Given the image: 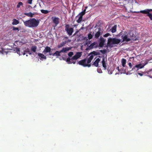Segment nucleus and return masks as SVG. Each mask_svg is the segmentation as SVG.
Listing matches in <instances>:
<instances>
[{
    "label": "nucleus",
    "mask_w": 152,
    "mask_h": 152,
    "mask_svg": "<svg viewBox=\"0 0 152 152\" xmlns=\"http://www.w3.org/2000/svg\"><path fill=\"white\" fill-rule=\"evenodd\" d=\"M96 53L93 52L88 55L89 57L88 59H85L81 61H80L78 63L80 65L84 66H88L89 67L91 66V64L90 63L91 61L94 58V57L96 55Z\"/></svg>",
    "instance_id": "nucleus-1"
},
{
    "label": "nucleus",
    "mask_w": 152,
    "mask_h": 152,
    "mask_svg": "<svg viewBox=\"0 0 152 152\" xmlns=\"http://www.w3.org/2000/svg\"><path fill=\"white\" fill-rule=\"evenodd\" d=\"M24 25L30 28L36 27L39 24V22L35 18H32L29 20L26 21H23Z\"/></svg>",
    "instance_id": "nucleus-2"
},
{
    "label": "nucleus",
    "mask_w": 152,
    "mask_h": 152,
    "mask_svg": "<svg viewBox=\"0 0 152 152\" xmlns=\"http://www.w3.org/2000/svg\"><path fill=\"white\" fill-rule=\"evenodd\" d=\"M121 41L120 39L116 38H108L107 46L110 47H113L115 46V45L118 44Z\"/></svg>",
    "instance_id": "nucleus-3"
},
{
    "label": "nucleus",
    "mask_w": 152,
    "mask_h": 152,
    "mask_svg": "<svg viewBox=\"0 0 152 152\" xmlns=\"http://www.w3.org/2000/svg\"><path fill=\"white\" fill-rule=\"evenodd\" d=\"M81 55V52H77L72 58H67L66 61L68 64L72 63L75 64L76 63V60L80 58Z\"/></svg>",
    "instance_id": "nucleus-4"
},
{
    "label": "nucleus",
    "mask_w": 152,
    "mask_h": 152,
    "mask_svg": "<svg viewBox=\"0 0 152 152\" xmlns=\"http://www.w3.org/2000/svg\"><path fill=\"white\" fill-rule=\"evenodd\" d=\"M152 11L151 9H147L141 11L140 12H138L137 13H142L144 14H147V16H148L150 18L151 20H152V15L151 13H150V11Z\"/></svg>",
    "instance_id": "nucleus-5"
},
{
    "label": "nucleus",
    "mask_w": 152,
    "mask_h": 152,
    "mask_svg": "<svg viewBox=\"0 0 152 152\" xmlns=\"http://www.w3.org/2000/svg\"><path fill=\"white\" fill-rule=\"evenodd\" d=\"M86 10H84L83 12L80 13L76 17L77 18H78L77 20L78 23H80L82 21L83 19V16L85 14Z\"/></svg>",
    "instance_id": "nucleus-6"
},
{
    "label": "nucleus",
    "mask_w": 152,
    "mask_h": 152,
    "mask_svg": "<svg viewBox=\"0 0 152 152\" xmlns=\"http://www.w3.org/2000/svg\"><path fill=\"white\" fill-rule=\"evenodd\" d=\"M65 30L69 35H72L73 31V28H69L68 25H66V26Z\"/></svg>",
    "instance_id": "nucleus-7"
},
{
    "label": "nucleus",
    "mask_w": 152,
    "mask_h": 152,
    "mask_svg": "<svg viewBox=\"0 0 152 152\" xmlns=\"http://www.w3.org/2000/svg\"><path fill=\"white\" fill-rule=\"evenodd\" d=\"M106 39L103 37H101L100 39L99 46L100 47H102L105 43Z\"/></svg>",
    "instance_id": "nucleus-8"
},
{
    "label": "nucleus",
    "mask_w": 152,
    "mask_h": 152,
    "mask_svg": "<svg viewBox=\"0 0 152 152\" xmlns=\"http://www.w3.org/2000/svg\"><path fill=\"white\" fill-rule=\"evenodd\" d=\"M145 65V64L142 65L141 64H139L135 66L132 69V70L135 69L136 70H138L139 69H141L143 68Z\"/></svg>",
    "instance_id": "nucleus-9"
},
{
    "label": "nucleus",
    "mask_w": 152,
    "mask_h": 152,
    "mask_svg": "<svg viewBox=\"0 0 152 152\" xmlns=\"http://www.w3.org/2000/svg\"><path fill=\"white\" fill-rule=\"evenodd\" d=\"M71 48L70 47H64L60 50L61 54L62 53H65L71 50Z\"/></svg>",
    "instance_id": "nucleus-10"
},
{
    "label": "nucleus",
    "mask_w": 152,
    "mask_h": 152,
    "mask_svg": "<svg viewBox=\"0 0 152 152\" xmlns=\"http://www.w3.org/2000/svg\"><path fill=\"white\" fill-rule=\"evenodd\" d=\"M101 58L100 57H98L95 58L96 60L94 63V65L96 66H98V63L101 60Z\"/></svg>",
    "instance_id": "nucleus-11"
},
{
    "label": "nucleus",
    "mask_w": 152,
    "mask_h": 152,
    "mask_svg": "<svg viewBox=\"0 0 152 152\" xmlns=\"http://www.w3.org/2000/svg\"><path fill=\"white\" fill-rule=\"evenodd\" d=\"M14 51H15V52H16L19 55H24L25 54V51H24L23 53L22 52L21 50L18 48H17L15 49Z\"/></svg>",
    "instance_id": "nucleus-12"
},
{
    "label": "nucleus",
    "mask_w": 152,
    "mask_h": 152,
    "mask_svg": "<svg viewBox=\"0 0 152 152\" xmlns=\"http://www.w3.org/2000/svg\"><path fill=\"white\" fill-rule=\"evenodd\" d=\"M122 37L123 42H128L130 41L129 38L127 37L126 34H123L122 36Z\"/></svg>",
    "instance_id": "nucleus-13"
},
{
    "label": "nucleus",
    "mask_w": 152,
    "mask_h": 152,
    "mask_svg": "<svg viewBox=\"0 0 152 152\" xmlns=\"http://www.w3.org/2000/svg\"><path fill=\"white\" fill-rule=\"evenodd\" d=\"M53 22L56 25L58 24L59 22V18H57L52 17V18Z\"/></svg>",
    "instance_id": "nucleus-14"
},
{
    "label": "nucleus",
    "mask_w": 152,
    "mask_h": 152,
    "mask_svg": "<svg viewBox=\"0 0 152 152\" xmlns=\"http://www.w3.org/2000/svg\"><path fill=\"white\" fill-rule=\"evenodd\" d=\"M50 48L49 47L47 46L45 47L43 52L44 54H45L48 53L50 52Z\"/></svg>",
    "instance_id": "nucleus-15"
},
{
    "label": "nucleus",
    "mask_w": 152,
    "mask_h": 152,
    "mask_svg": "<svg viewBox=\"0 0 152 152\" xmlns=\"http://www.w3.org/2000/svg\"><path fill=\"white\" fill-rule=\"evenodd\" d=\"M106 59H105L104 58H102V66L104 68V69H106L107 67L106 63Z\"/></svg>",
    "instance_id": "nucleus-16"
},
{
    "label": "nucleus",
    "mask_w": 152,
    "mask_h": 152,
    "mask_svg": "<svg viewBox=\"0 0 152 152\" xmlns=\"http://www.w3.org/2000/svg\"><path fill=\"white\" fill-rule=\"evenodd\" d=\"M126 35L127 37L129 38L130 41L131 40L133 39L132 37L133 36L134 34L132 32H130L129 33L127 34Z\"/></svg>",
    "instance_id": "nucleus-17"
},
{
    "label": "nucleus",
    "mask_w": 152,
    "mask_h": 152,
    "mask_svg": "<svg viewBox=\"0 0 152 152\" xmlns=\"http://www.w3.org/2000/svg\"><path fill=\"white\" fill-rule=\"evenodd\" d=\"M62 54L60 50V51H56L54 53L52 54V55L54 56H60Z\"/></svg>",
    "instance_id": "nucleus-18"
},
{
    "label": "nucleus",
    "mask_w": 152,
    "mask_h": 152,
    "mask_svg": "<svg viewBox=\"0 0 152 152\" xmlns=\"http://www.w3.org/2000/svg\"><path fill=\"white\" fill-rule=\"evenodd\" d=\"M35 13H32L31 12L29 13H25V15H26L30 17H33L34 15L35 14Z\"/></svg>",
    "instance_id": "nucleus-19"
},
{
    "label": "nucleus",
    "mask_w": 152,
    "mask_h": 152,
    "mask_svg": "<svg viewBox=\"0 0 152 152\" xmlns=\"http://www.w3.org/2000/svg\"><path fill=\"white\" fill-rule=\"evenodd\" d=\"M83 40H86V42L85 44H84L85 45H86L87 46H89V45L90 44V41L88 40L87 38V37H85L83 38Z\"/></svg>",
    "instance_id": "nucleus-20"
},
{
    "label": "nucleus",
    "mask_w": 152,
    "mask_h": 152,
    "mask_svg": "<svg viewBox=\"0 0 152 152\" xmlns=\"http://www.w3.org/2000/svg\"><path fill=\"white\" fill-rule=\"evenodd\" d=\"M97 45V43L96 42H94L91 45H90L89 46L90 48H92L96 47Z\"/></svg>",
    "instance_id": "nucleus-21"
},
{
    "label": "nucleus",
    "mask_w": 152,
    "mask_h": 152,
    "mask_svg": "<svg viewBox=\"0 0 152 152\" xmlns=\"http://www.w3.org/2000/svg\"><path fill=\"white\" fill-rule=\"evenodd\" d=\"M7 50L6 49H3L2 48H1L0 50V53H1L2 54H7L8 52Z\"/></svg>",
    "instance_id": "nucleus-22"
},
{
    "label": "nucleus",
    "mask_w": 152,
    "mask_h": 152,
    "mask_svg": "<svg viewBox=\"0 0 152 152\" xmlns=\"http://www.w3.org/2000/svg\"><path fill=\"white\" fill-rule=\"evenodd\" d=\"M38 55L41 58V59H46V56L42 53H39L38 54Z\"/></svg>",
    "instance_id": "nucleus-23"
},
{
    "label": "nucleus",
    "mask_w": 152,
    "mask_h": 152,
    "mask_svg": "<svg viewBox=\"0 0 152 152\" xmlns=\"http://www.w3.org/2000/svg\"><path fill=\"white\" fill-rule=\"evenodd\" d=\"M19 23V21L16 19H14L13 20L12 24L13 25H16Z\"/></svg>",
    "instance_id": "nucleus-24"
},
{
    "label": "nucleus",
    "mask_w": 152,
    "mask_h": 152,
    "mask_svg": "<svg viewBox=\"0 0 152 152\" xmlns=\"http://www.w3.org/2000/svg\"><path fill=\"white\" fill-rule=\"evenodd\" d=\"M116 26L115 25L110 30H111V31L112 33H114L116 31Z\"/></svg>",
    "instance_id": "nucleus-25"
},
{
    "label": "nucleus",
    "mask_w": 152,
    "mask_h": 152,
    "mask_svg": "<svg viewBox=\"0 0 152 152\" xmlns=\"http://www.w3.org/2000/svg\"><path fill=\"white\" fill-rule=\"evenodd\" d=\"M121 63L123 66L125 67V64H126V60L124 59H122L121 60Z\"/></svg>",
    "instance_id": "nucleus-26"
},
{
    "label": "nucleus",
    "mask_w": 152,
    "mask_h": 152,
    "mask_svg": "<svg viewBox=\"0 0 152 152\" xmlns=\"http://www.w3.org/2000/svg\"><path fill=\"white\" fill-rule=\"evenodd\" d=\"M66 42H62L61 43H60V44L58 45V48H60L63 46L65 44Z\"/></svg>",
    "instance_id": "nucleus-27"
},
{
    "label": "nucleus",
    "mask_w": 152,
    "mask_h": 152,
    "mask_svg": "<svg viewBox=\"0 0 152 152\" xmlns=\"http://www.w3.org/2000/svg\"><path fill=\"white\" fill-rule=\"evenodd\" d=\"M100 32L99 31H98L95 34V37L96 38H98L100 35Z\"/></svg>",
    "instance_id": "nucleus-28"
},
{
    "label": "nucleus",
    "mask_w": 152,
    "mask_h": 152,
    "mask_svg": "<svg viewBox=\"0 0 152 152\" xmlns=\"http://www.w3.org/2000/svg\"><path fill=\"white\" fill-rule=\"evenodd\" d=\"M37 49V47L36 46H33L31 48V50L33 52H35L36 49Z\"/></svg>",
    "instance_id": "nucleus-29"
},
{
    "label": "nucleus",
    "mask_w": 152,
    "mask_h": 152,
    "mask_svg": "<svg viewBox=\"0 0 152 152\" xmlns=\"http://www.w3.org/2000/svg\"><path fill=\"white\" fill-rule=\"evenodd\" d=\"M41 12L42 13L45 14H47L49 12V11L48 10H41Z\"/></svg>",
    "instance_id": "nucleus-30"
},
{
    "label": "nucleus",
    "mask_w": 152,
    "mask_h": 152,
    "mask_svg": "<svg viewBox=\"0 0 152 152\" xmlns=\"http://www.w3.org/2000/svg\"><path fill=\"white\" fill-rule=\"evenodd\" d=\"M93 36L91 34V33H89L88 35V39H91L92 38Z\"/></svg>",
    "instance_id": "nucleus-31"
},
{
    "label": "nucleus",
    "mask_w": 152,
    "mask_h": 152,
    "mask_svg": "<svg viewBox=\"0 0 152 152\" xmlns=\"http://www.w3.org/2000/svg\"><path fill=\"white\" fill-rule=\"evenodd\" d=\"M23 3L22 2H20L18 3V4L17 5V8H19L20 7V6H22V5H23Z\"/></svg>",
    "instance_id": "nucleus-32"
},
{
    "label": "nucleus",
    "mask_w": 152,
    "mask_h": 152,
    "mask_svg": "<svg viewBox=\"0 0 152 152\" xmlns=\"http://www.w3.org/2000/svg\"><path fill=\"white\" fill-rule=\"evenodd\" d=\"M111 36V35L109 33H107L106 34H105L104 35L103 37H107L109 36Z\"/></svg>",
    "instance_id": "nucleus-33"
},
{
    "label": "nucleus",
    "mask_w": 152,
    "mask_h": 152,
    "mask_svg": "<svg viewBox=\"0 0 152 152\" xmlns=\"http://www.w3.org/2000/svg\"><path fill=\"white\" fill-rule=\"evenodd\" d=\"M73 54V53L72 52H69L68 54L69 56L70 57L72 56Z\"/></svg>",
    "instance_id": "nucleus-34"
},
{
    "label": "nucleus",
    "mask_w": 152,
    "mask_h": 152,
    "mask_svg": "<svg viewBox=\"0 0 152 152\" xmlns=\"http://www.w3.org/2000/svg\"><path fill=\"white\" fill-rule=\"evenodd\" d=\"M12 30L13 31H19V28H18L15 27H14L13 28Z\"/></svg>",
    "instance_id": "nucleus-35"
},
{
    "label": "nucleus",
    "mask_w": 152,
    "mask_h": 152,
    "mask_svg": "<svg viewBox=\"0 0 152 152\" xmlns=\"http://www.w3.org/2000/svg\"><path fill=\"white\" fill-rule=\"evenodd\" d=\"M97 71L98 73H102V71L101 69H97Z\"/></svg>",
    "instance_id": "nucleus-36"
},
{
    "label": "nucleus",
    "mask_w": 152,
    "mask_h": 152,
    "mask_svg": "<svg viewBox=\"0 0 152 152\" xmlns=\"http://www.w3.org/2000/svg\"><path fill=\"white\" fill-rule=\"evenodd\" d=\"M108 73L110 74H111L112 73V71L110 70H108Z\"/></svg>",
    "instance_id": "nucleus-37"
},
{
    "label": "nucleus",
    "mask_w": 152,
    "mask_h": 152,
    "mask_svg": "<svg viewBox=\"0 0 152 152\" xmlns=\"http://www.w3.org/2000/svg\"><path fill=\"white\" fill-rule=\"evenodd\" d=\"M28 3L29 4H32V0H28Z\"/></svg>",
    "instance_id": "nucleus-38"
},
{
    "label": "nucleus",
    "mask_w": 152,
    "mask_h": 152,
    "mask_svg": "<svg viewBox=\"0 0 152 152\" xmlns=\"http://www.w3.org/2000/svg\"><path fill=\"white\" fill-rule=\"evenodd\" d=\"M129 65L130 67H132V64L130 62L129 63Z\"/></svg>",
    "instance_id": "nucleus-39"
},
{
    "label": "nucleus",
    "mask_w": 152,
    "mask_h": 152,
    "mask_svg": "<svg viewBox=\"0 0 152 152\" xmlns=\"http://www.w3.org/2000/svg\"><path fill=\"white\" fill-rule=\"evenodd\" d=\"M138 75H140L141 76H142L143 75V74H141L140 73H138Z\"/></svg>",
    "instance_id": "nucleus-40"
},
{
    "label": "nucleus",
    "mask_w": 152,
    "mask_h": 152,
    "mask_svg": "<svg viewBox=\"0 0 152 152\" xmlns=\"http://www.w3.org/2000/svg\"><path fill=\"white\" fill-rule=\"evenodd\" d=\"M76 26H77V25H74L73 26H74V27Z\"/></svg>",
    "instance_id": "nucleus-41"
},
{
    "label": "nucleus",
    "mask_w": 152,
    "mask_h": 152,
    "mask_svg": "<svg viewBox=\"0 0 152 152\" xmlns=\"http://www.w3.org/2000/svg\"><path fill=\"white\" fill-rule=\"evenodd\" d=\"M49 53H50L49 54H50V55H52V54H51L50 53V52H49Z\"/></svg>",
    "instance_id": "nucleus-42"
},
{
    "label": "nucleus",
    "mask_w": 152,
    "mask_h": 152,
    "mask_svg": "<svg viewBox=\"0 0 152 152\" xmlns=\"http://www.w3.org/2000/svg\"><path fill=\"white\" fill-rule=\"evenodd\" d=\"M118 70L119 71V67H118Z\"/></svg>",
    "instance_id": "nucleus-43"
},
{
    "label": "nucleus",
    "mask_w": 152,
    "mask_h": 152,
    "mask_svg": "<svg viewBox=\"0 0 152 152\" xmlns=\"http://www.w3.org/2000/svg\"><path fill=\"white\" fill-rule=\"evenodd\" d=\"M87 7H85L86 9H85V10H86V9H87Z\"/></svg>",
    "instance_id": "nucleus-44"
},
{
    "label": "nucleus",
    "mask_w": 152,
    "mask_h": 152,
    "mask_svg": "<svg viewBox=\"0 0 152 152\" xmlns=\"http://www.w3.org/2000/svg\"><path fill=\"white\" fill-rule=\"evenodd\" d=\"M29 54L31 55V53H29Z\"/></svg>",
    "instance_id": "nucleus-45"
},
{
    "label": "nucleus",
    "mask_w": 152,
    "mask_h": 152,
    "mask_svg": "<svg viewBox=\"0 0 152 152\" xmlns=\"http://www.w3.org/2000/svg\"><path fill=\"white\" fill-rule=\"evenodd\" d=\"M1 45V43H0V46Z\"/></svg>",
    "instance_id": "nucleus-46"
},
{
    "label": "nucleus",
    "mask_w": 152,
    "mask_h": 152,
    "mask_svg": "<svg viewBox=\"0 0 152 152\" xmlns=\"http://www.w3.org/2000/svg\"><path fill=\"white\" fill-rule=\"evenodd\" d=\"M26 56H28V55H26Z\"/></svg>",
    "instance_id": "nucleus-47"
}]
</instances>
